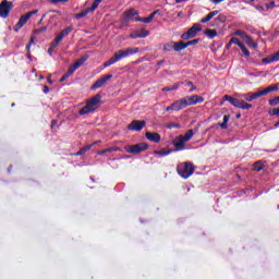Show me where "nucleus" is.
<instances>
[{"instance_id":"nucleus-27","label":"nucleus","mask_w":279,"mask_h":279,"mask_svg":"<svg viewBox=\"0 0 279 279\" xmlns=\"http://www.w3.org/2000/svg\"><path fill=\"white\" fill-rule=\"evenodd\" d=\"M171 149L162 148L161 150H155L156 156H169Z\"/></svg>"},{"instance_id":"nucleus-16","label":"nucleus","mask_w":279,"mask_h":279,"mask_svg":"<svg viewBox=\"0 0 279 279\" xmlns=\"http://www.w3.org/2000/svg\"><path fill=\"white\" fill-rule=\"evenodd\" d=\"M147 36H149V31H147L145 28L134 31L133 33L130 34V38H133V39L147 38Z\"/></svg>"},{"instance_id":"nucleus-38","label":"nucleus","mask_w":279,"mask_h":279,"mask_svg":"<svg viewBox=\"0 0 279 279\" xmlns=\"http://www.w3.org/2000/svg\"><path fill=\"white\" fill-rule=\"evenodd\" d=\"M137 23H151L149 16L148 17H135Z\"/></svg>"},{"instance_id":"nucleus-6","label":"nucleus","mask_w":279,"mask_h":279,"mask_svg":"<svg viewBox=\"0 0 279 279\" xmlns=\"http://www.w3.org/2000/svg\"><path fill=\"white\" fill-rule=\"evenodd\" d=\"M38 12V10H33L29 11L28 13L22 15L19 20V22L15 24L14 26V31L19 32L20 29L23 28V26L29 21V19H32V16H34V14H36Z\"/></svg>"},{"instance_id":"nucleus-52","label":"nucleus","mask_w":279,"mask_h":279,"mask_svg":"<svg viewBox=\"0 0 279 279\" xmlns=\"http://www.w3.org/2000/svg\"><path fill=\"white\" fill-rule=\"evenodd\" d=\"M170 110H173V104H172L171 106H168V107L166 108V112H169Z\"/></svg>"},{"instance_id":"nucleus-40","label":"nucleus","mask_w":279,"mask_h":279,"mask_svg":"<svg viewBox=\"0 0 279 279\" xmlns=\"http://www.w3.org/2000/svg\"><path fill=\"white\" fill-rule=\"evenodd\" d=\"M185 85L190 87L189 93H193V90H196L197 88L195 85H193V82H186Z\"/></svg>"},{"instance_id":"nucleus-39","label":"nucleus","mask_w":279,"mask_h":279,"mask_svg":"<svg viewBox=\"0 0 279 279\" xmlns=\"http://www.w3.org/2000/svg\"><path fill=\"white\" fill-rule=\"evenodd\" d=\"M87 14H90V11L88 9H86L85 11L76 14V19H84V16H86Z\"/></svg>"},{"instance_id":"nucleus-18","label":"nucleus","mask_w":279,"mask_h":279,"mask_svg":"<svg viewBox=\"0 0 279 279\" xmlns=\"http://www.w3.org/2000/svg\"><path fill=\"white\" fill-rule=\"evenodd\" d=\"M172 106H173V110L175 112H178V111L182 110L183 108H186V100L184 98L179 99V100L174 101L172 104Z\"/></svg>"},{"instance_id":"nucleus-49","label":"nucleus","mask_w":279,"mask_h":279,"mask_svg":"<svg viewBox=\"0 0 279 279\" xmlns=\"http://www.w3.org/2000/svg\"><path fill=\"white\" fill-rule=\"evenodd\" d=\"M220 128H222V130H227V129H228V123L222 122V123L220 124Z\"/></svg>"},{"instance_id":"nucleus-31","label":"nucleus","mask_w":279,"mask_h":279,"mask_svg":"<svg viewBox=\"0 0 279 279\" xmlns=\"http://www.w3.org/2000/svg\"><path fill=\"white\" fill-rule=\"evenodd\" d=\"M195 133H193V130L186 131L185 135H183V138L185 140V143H189L191 138H193Z\"/></svg>"},{"instance_id":"nucleus-17","label":"nucleus","mask_w":279,"mask_h":279,"mask_svg":"<svg viewBox=\"0 0 279 279\" xmlns=\"http://www.w3.org/2000/svg\"><path fill=\"white\" fill-rule=\"evenodd\" d=\"M279 61V50L264 59H262V62L264 64H271V62H278Z\"/></svg>"},{"instance_id":"nucleus-56","label":"nucleus","mask_w":279,"mask_h":279,"mask_svg":"<svg viewBox=\"0 0 279 279\" xmlns=\"http://www.w3.org/2000/svg\"><path fill=\"white\" fill-rule=\"evenodd\" d=\"M218 21H226V17H223V15H219Z\"/></svg>"},{"instance_id":"nucleus-8","label":"nucleus","mask_w":279,"mask_h":279,"mask_svg":"<svg viewBox=\"0 0 279 279\" xmlns=\"http://www.w3.org/2000/svg\"><path fill=\"white\" fill-rule=\"evenodd\" d=\"M136 19H138V11H136V9H130L124 12L122 25H128V23H130V21H136Z\"/></svg>"},{"instance_id":"nucleus-57","label":"nucleus","mask_w":279,"mask_h":279,"mask_svg":"<svg viewBox=\"0 0 279 279\" xmlns=\"http://www.w3.org/2000/svg\"><path fill=\"white\" fill-rule=\"evenodd\" d=\"M231 47H232V44H230V40H229V43L226 46V49H230Z\"/></svg>"},{"instance_id":"nucleus-3","label":"nucleus","mask_w":279,"mask_h":279,"mask_svg":"<svg viewBox=\"0 0 279 279\" xmlns=\"http://www.w3.org/2000/svg\"><path fill=\"white\" fill-rule=\"evenodd\" d=\"M177 171H178L179 175H181V178L186 180V179L191 178V175L193 173H195V166H193V163H191L189 161L182 162V163L178 165Z\"/></svg>"},{"instance_id":"nucleus-60","label":"nucleus","mask_w":279,"mask_h":279,"mask_svg":"<svg viewBox=\"0 0 279 279\" xmlns=\"http://www.w3.org/2000/svg\"><path fill=\"white\" fill-rule=\"evenodd\" d=\"M157 12H158V10L154 11V12H153V14H155V15H156V14H157Z\"/></svg>"},{"instance_id":"nucleus-10","label":"nucleus","mask_w":279,"mask_h":279,"mask_svg":"<svg viewBox=\"0 0 279 279\" xmlns=\"http://www.w3.org/2000/svg\"><path fill=\"white\" fill-rule=\"evenodd\" d=\"M149 147L146 143H140L135 145H130L126 148L128 154H141V151H145Z\"/></svg>"},{"instance_id":"nucleus-15","label":"nucleus","mask_w":279,"mask_h":279,"mask_svg":"<svg viewBox=\"0 0 279 279\" xmlns=\"http://www.w3.org/2000/svg\"><path fill=\"white\" fill-rule=\"evenodd\" d=\"M108 80H112V74H107L100 78H98L94 85L92 86L93 90H97V88H101V86H104V84H106V82H108Z\"/></svg>"},{"instance_id":"nucleus-22","label":"nucleus","mask_w":279,"mask_h":279,"mask_svg":"<svg viewBox=\"0 0 279 279\" xmlns=\"http://www.w3.org/2000/svg\"><path fill=\"white\" fill-rule=\"evenodd\" d=\"M243 40L248 47H251V49H256V47H258V44L254 43V39L248 35H246Z\"/></svg>"},{"instance_id":"nucleus-48","label":"nucleus","mask_w":279,"mask_h":279,"mask_svg":"<svg viewBox=\"0 0 279 279\" xmlns=\"http://www.w3.org/2000/svg\"><path fill=\"white\" fill-rule=\"evenodd\" d=\"M228 121H230V116L228 114L223 116V122L228 123Z\"/></svg>"},{"instance_id":"nucleus-23","label":"nucleus","mask_w":279,"mask_h":279,"mask_svg":"<svg viewBox=\"0 0 279 279\" xmlns=\"http://www.w3.org/2000/svg\"><path fill=\"white\" fill-rule=\"evenodd\" d=\"M73 32V26H68L66 28L62 29L59 35H57L61 40L62 38L69 36Z\"/></svg>"},{"instance_id":"nucleus-45","label":"nucleus","mask_w":279,"mask_h":279,"mask_svg":"<svg viewBox=\"0 0 279 279\" xmlns=\"http://www.w3.org/2000/svg\"><path fill=\"white\" fill-rule=\"evenodd\" d=\"M69 0H50V3H66Z\"/></svg>"},{"instance_id":"nucleus-63","label":"nucleus","mask_w":279,"mask_h":279,"mask_svg":"<svg viewBox=\"0 0 279 279\" xmlns=\"http://www.w3.org/2000/svg\"><path fill=\"white\" fill-rule=\"evenodd\" d=\"M98 143H99V142H95V143H93V145H98Z\"/></svg>"},{"instance_id":"nucleus-55","label":"nucleus","mask_w":279,"mask_h":279,"mask_svg":"<svg viewBox=\"0 0 279 279\" xmlns=\"http://www.w3.org/2000/svg\"><path fill=\"white\" fill-rule=\"evenodd\" d=\"M154 16H156L155 13H151V14L148 16V19H150V22L154 21Z\"/></svg>"},{"instance_id":"nucleus-51","label":"nucleus","mask_w":279,"mask_h":279,"mask_svg":"<svg viewBox=\"0 0 279 279\" xmlns=\"http://www.w3.org/2000/svg\"><path fill=\"white\" fill-rule=\"evenodd\" d=\"M44 93H45V95H47V93H49V87L47 85L44 86Z\"/></svg>"},{"instance_id":"nucleus-34","label":"nucleus","mask_w":279,"mask_h":279,"mask_svg":"<svg viewBox=\"0 0 279 279\" xmlns=\"http://www.w3.org/2000/svg\"><path fill=\"white\" fill-rule=\"evenodd\" d=\"M172 49H174L173 41H170V43L163 45V51H171Z\"/></svg>"},{"instance_id":"nucleus-62","label":"nucleus","mask_w":279,"mask_h":279,"mask_svg":"<svg viewBox=\"0 0 279 279\" xmlns=\"http://www.w3.org/2000/svg\"><path fill=\"white\" fill-rule=\"evenodd\" d=\"M278 125H279V122H277V123L275 124L276 128H278Z\"/></svg>"},{"instance_id":"nucleus-24","label":"nucleus","mask_w":279,"mask_h":279,"mask_svg":"<svg viewBox=\"0 0 279 279\" xmlns=\"http://www.w3.org/2000/svg\"><path fill=\"white\" fill-rule=\"evenodd\" d=\"M112 151H121V148H119V147L106 148L102 151H98V156H104V154H110Z\"/></svg>"},{"instance_id":"nucleus-61","label":"nucleus","mask_w":279,"mask_h":279,"mask_svg":"<svg viewBox=\"0 0 279 279\" xmlns=\"http://www.w3.org/2000/svg\"><path fill=\"white\" fill-rule=\"evenodd\" d=\"M236 118H238V119H241V114H238Z\"/></svg>"},{"instance_id":"nucleus-13","label":"nucleus","mask_w":279,"mask_h":279,"mask_svg":"<svg viewBox=\"0 0 279 279\" xmlns=\"http://www.w3.org/2000/svg\"><path fill=\"white\" fill-rule=\"evenodd\" d=\"M145 125H147V123L145 121L133 120L128 125V130H131L132 132H141V130H143V128H145Z\"/></svg>"},{"instance_id":"nucleus-4","label":"nucleus","mask_w":279,"mask_h":279,"mask_svg":"<svg viewBox=\"0 0 279 279\" xmlns=\"http://www.w3.org/2000/svg\"><path fill=\"white\" fill-rule=\"evenodd\" d=\"M223 99L225 101H229V104H231V106H234V108H240L241 110H250V108H252L251 104H247L244 100H239L229 95H226Z\"/></svg>"},{"instance_id":"nucleus-58","label":"nucleus","mask_w":279,"mask_h":279,"mask_svg":"<svg viewBox=\"0 0 279 279\" xmlns=\"http://www.w3.org/2000/svg\"><path fill=\"white\" fill-rule=\"evenodd\" d=\"M46 16H47V14H44V15L41 16V20L39 21V23H43V21L45 20Z\"/></svg>"},{"instance_id":"nucleus-28","label":"nucleus","mask_w":279,"mask_h":279,"mask_svg":"<svg viewBox=\"0 0 279 279\" xmlns=\"http://www.w3.org/2000/svg\"><path fill=\"white\" fill-rule=\"evenodd\" d=\"M86 62V58L78 59L74 64H72V68L77 71L80 66H82Z\"/></svg>"},{"instance_id":"nucleus-33","label":"nucleus","mask_w":279,"mask_h":279,"mask_svg":"<svg viewBox=\"0 0 279 279\" xmlns=\"http://www.w3.org/2000/svg\"><path fill=\"white\" fill-rule=\"evenodd\" d=\"M60 43H62V39H61L59 36H57V37L53 39V41L51 43L50 47H51L52 49H56V47H58V45H60Z\"/></svg>"},{"instance_id":"nucleus-11","label":"nucleus","mask_w":279,"mask_h":279,"mask_svg":"<svg viewBox=\"0 0 279 279\" xmlns=\"http://www.w3.org/2000/svg\"><path fill=\"white\" fill-rule=\"evenodd\" d=\"M172 145H174L175 147L174 151H184V149H186V142L184 140V135L177 136L173 140Z\"/></svg>"},{"instance_id":"nucleus-50","label":"nucleus","mask_w":279,"mask_h":279,"mask_svg":"<svg viewBox=\"0 0 279 279\" xmlns=\"http://www.w3.org/2000/svg\"><path fill=\"white\" fill-rule=\"evenodd\" d=\"M53 49H54V48H52V47H50V48L48 49L49 56H53Z\"/></svg>"},{"instance_id":"nucleus-47","label":"nucleus","mask_w":279,"mask_h":279,"mask_svg":"<svg viewBox=\"0 0 279 279\" xmlns=\"http://www.w3.org/2000/svg\"><path fill=\"white\" fill-rule=\"evenodd\" d=\"M32 45H34V37L31 38L29 44L26 46L27 51H29V49H32Z\"/></svg>"},{"instance_id":"nucleus-20","label":"nucleus","mask_w":279,"mask_h":279,"mask_svg":"<svg viewBox=\"0 0 279 279\" xmlns=\"http://www.w3.org/2000/svg\"><path fill=\"white\" fill-rule=\"evenodd\" d=\"M119 60H121L119 54L114 52V54L107 62L104 63L105 69L108 66H112V64L119 62Z\"/></svg>"},{"instance_id":"nucleus-53","label":"nucleus","mask_w":279,"mask_h":279,"mask_svg":"<svg viewBox=\"0 0 279 279\" xmlns=\"http://www.w3.org/2000/svg\"><path fill=\"white\" fill-rule=\"evenodd\" d=\"M47 82H48V84H53V81H51V74H49Z\"/></svg>"},{"instance_id":"nucleus-26","label":"nucleus","mask_w":279,"mask_h":279,"mask_svg":"<svg viewBox=\"0 0 279 279\" xmlns=\"http://www.w3.org/2000/svg\"><path fill=\"white\" fill-rule=\"evenodd\" d=\"M95 144H90L87 146H84L83 148H81L77 153L76 156H84V154H86V151H89V149L94 146Z\"/></svg>"},{"instance_id":"nucleus-7","label":"nucleus","mask_w":279,"mask_h":279,"mask_svg":"<svg viewBox=\"0 0 279 279\" xmlns=\"http://www.w3.org/2000/svg\"><path fill=\"white\" fill-rule=\"evenodd\" d=\"M11 11H12V2L8 0H3L0 3V17L8 19V16H10Z\"/></svg>"},{"instance_id":"nucleus-9","label":"nucleus","mask_w":279,"mask_h":279,"mask_svg":"<svg viewBox=\"0 0 279 279\" xmlns=\"http://www.w3.org/2000/svg\"><path fill=\"white\" fill-rule=\"evenodd\" d=\"M138 48L128 47L125 49L118 50L116 53H118V58H120V60H123V58H130V56H134V53H138Z\"/></svg>"},{"instance_id":"nucleus-32","label":"nucleus","mask_w":279,"mask_h":279,"mask_svg":"<svg viewBox=\"0 0 279 279\" xmlns=\"http://www.w3.org/2000/svg\"><path fill=\"white\" fill-rule=\"evenodd\" d=\"M99 3H101V0H95L90 8H87L89 12H95L96 8H99Z\"/></svg>"},{"instance_id":"nucleus-54","label":"nucleus","mask_w":279,"mask_h":279,"mask_svg":"<svg viewBox=\"0 0 279 279\" xmlns=\"http://www.w3.org/2000/svg\"><path fill=\"white\" fill-rule=\"evenodd\" d=\"M68 75L66 74H64L61 78H60V82H64V80H68Z\"/></svg>"},{"instance_id":"nucleus-46","label":"nucleus","mask_w":279,"mask_h":279,"mask_svg":"<svg viewBox=\"0 0 279 279\" xmlns=\"http://www.w3.org/2000/svg\"><path fill=\"white\" fill-rule=\"evenodd\" d=\"M214 5H219V3H223L226 0H210Z\"/></svg>"},{"instance_id":"nucleus-29","label":"nucleus","mask_w":279,"mask_h":279,"mask_svg":"<svg viewBox=\"0 0 279 279\" xmlns=\"http://www.w3.org/2000/svg\"><path fill=\"white\" fill-rule=\"evenodd\" d=\"M205 36L208 38H215L217 36V31L208 28L205 31Z\"/></svg>"},{"instance_id":"nucleus-19","label":"nucleus","mask_w":279,"mask_h":279,"mask_svg":"<svg viewBox=\"0 0 279 279\" xmlns=\"http://www.w3.org/2000/svg\"><path fill=\"white\" fill-rule=\"evenodd\" d=\"M146 138L147 141H150V143H158L161 141L160 134L153 132H146Z\"/></svg>"},{"instance_id":"nucleus-43","label":"nucleus","mask_w":279,"mask_h":279,"mask_svg":"<svg viewBox=\"0 0 279 279\" xmlns=\"http://www.w3.org/2000/svg\"><path fill=\"white\" fill-rule=\"evenodd\" d=\"M197 43H199V39H193V40L185 43V45H186V47H191L193 45H197Z\"/></svg>"},{"instance_id":"nucleus-14","label":"nucleus","mask_w":279,"mask_h":279,"mask_svg":"<svg viewBox=\"0 0 279 279\" xmlns=\"http://www.w3.org/2000/svg\"><path fill=\"white\" fill-rule=\"evenodd\" d=\"M230 45H236L238 47H240V49L244 53V56H246V58H248L250 50H247V48L245 47V44L241 43V40H239V38H236V37L231 38Z\"/></svg>"},{"instance_id":"nucleus-35","label":"nucleus","mask_w":279,"mask_h":279,"mask_svg":"<svg viewBox=\"0 0 279 279\" xmlns=\"http://www.w3.org/2000/svg\"><path fill=\"white\" fill-rule=\"evenodd\" d=\"M264 167H265V166H264L260 161H256V162L253 165L254 171H262V169H263Z\"/></svg>"},{"instance_id":"nucleus-36","label":"nucleus","mask_w":279,"mask_h":279,"mask_svg":"<svg viewBox=\"0 0 279 279\" xmlns=\"http://www.w3.org/2000/svg\"><path fill=\"white\" fill-rule=\"evenodd\" d=\"M233 36H240V38H242V40H244L245 37L247 36V33L242 32V31H235V32L233 33Z\"/></svg>"},{"instance_id":"nucleus-1","label":"nucleus","mask_w":279,"mask_h":279,"mask_svg":"<svg viewBox=\"0 0 279 279\" xmlns=\"http://www.w3.org/2000/svg\"><path fill=\"white\" fill-rule=\"evenodd\" d=\"M100 104H101V94H97L86 101V106H84L78 111V114L84 116V114H89V112H95V110L99 108Z\"/></svg>"},{"instance_id":"nucleus-44","label":"nucleus","mask_w":279,"mask_h":279,"mask_svg":"<svg viewBox=\"0 0 279 279\" xmlns=\"http://www.w3.org/2000/svg\"><path fill=\"white\" fill-rule=\"evenodd\" d=\"M47 29V26H44L41 28L35 29L34 34H43V32H45Z\"/></svg>"},{"instance_id":"nucleus-25","label":"nucleus","mask_w":279,"mask_h":279,"mask_svg":"<svg viewBox=\"0 0 279 279\" xmlns=\"http://www.w3.org/2000/svg\"><path fill=\"white\" fill-rule=\"evenodd\" d=\"M183 49H186V43H184V41L174 43L175 51H183Z\"/></svg>"},{"instance_id":"nucleus-37","label":"nucleus","mask_w":279,"mask_h":279,"mask_svg":"<svg viewBox=\"0 0 279 279\" xmlns=\"http://www.w3.org/2000/svg\"><path fill=\"white\" fill-rule=\"evenodd\" d=\"M178 88H180V83L174 84V85H172V86H170V87H165V88H162V90H163V92L178 90Z\"/></svg>"},{"instance_id":"nucleus-41","label":"nucleus","mask_w":279,"mask_h":279,"mask_svg":"<svg viewBox=\"0 0 279 279\" xmlns=\"http://www.w3.org/2000/svg\"><path fill=\"white\" fill-rule=\"evenodd\" d=\"M278 104H279V96L269 100L270 106H278Z\"/></svg>"},{"instance_id":"nucleus-59","label":"nucleus","mask_w":279,"mask_h":279,"mask_svg":"<svg viewBox=\"0 0 279 279\" xmlns=\"http://www.w3.org/2000/svg\"><path fill=\"white\" fill-rule=\"evenodd\" d=\"M43 80H45V76H40V77H39V81H43Z\"/></svg>"},{"instance_id":"nucleus-64","label":"nucleus","mask_w":279,"mask_h":279,"mask_svg":"<svg viewBox=\"0 0 279 279\" xmlns=\"http://www.w3.org/2000/svg\"><path fill=\"white\" fill-rule=\"evenodd\" d=\"M52 123L56 124V120H53Z\"/></svg>"},{"instance_id":"nucleus-12","label":"nucleus","mask_w":279,"mask_h":279,"mask_svg":"<svg viewBox=\"0 0 279 279\" xmlns=\"http://www.w3.org/2000/svg\"><path fill=\"white\" fill-rule=\"evenodd\" d=\"M185 100V106H195L197 104H204V97L199 95L186 96L183 98Z\"/></svg>"},{"instance_id":"nucleus-30","label":"nucleus","mask_w":279,"mask_h":279,"mask_svg":"<svg viewBox=\"0 0 279 279\" xmlns=\"http://www.w3.org/2000/svg\"><path fill=\"white\" fill-rule=\"evenodd\" d=\"M166 128L168 130H173V129H177V130H180V128H182V125L180 123H175V122H170L166 125Z\"/></svg>"},{"instance_id":"nucleus-42","label":"nucleus","mask_w":279,"mask_h":279,"mask_svg":"<svg viewBox=\"0 0 279 279\" xmlns=\"http://www.w3.org/2000/svg\"><path fill=\"white\" fill-rule=\"evenodd\" d=\"M75 68H73V65H71L70 68H69V70H68V72H66V76L68 77H71V75H73V73H75Z\"/></svg>"},{"instance_id":"nucleus-2","label":"nucleus","mask_w":279,"mask_h":279,"mask_svg":"<svg viewBox=\"0 0 279 279\" xmlns=\"http://www.w3.org/2000/svg\"><path fill=\"white\" fill-rule=\"evenodd\" d=\"M274 90H278V84L268 86L257 93H247L242 95L236 94L235 97H243L246 101H254V99H258V97H263L264 95H269V93H274Z\"/></svg>"},{"instance_id":"nucleus-21","label":"nucleus","mask_w":279,"mask_h":279,"mask_svg":"<svg viewBox=\"0 0 279 279\" xmlns=\"http://www.w3.org/2000/svg\"><path fill=\"white\" fill-rule=\"evenodd\" d=\"M219 14V11H211L209 12L205 17L201 20V23H208V21H211V19H215Z\"/></svg>"},{"instance_id":"nucleus-5","label":"nucleus","mask_w":279,"mask_h":279,"mask_svg":"<svg viewBox=\"0 0 279 279\" xmlns=\"http://www.w3.org/2000/svg\"><path fill=\"white\" fill-rule=\"evenodd\" d=\"M198 32H202V25L196 23L186 33H183L181 38L182 40H191V38H195L197 36Z\"/></svg>"}]
</instances>
